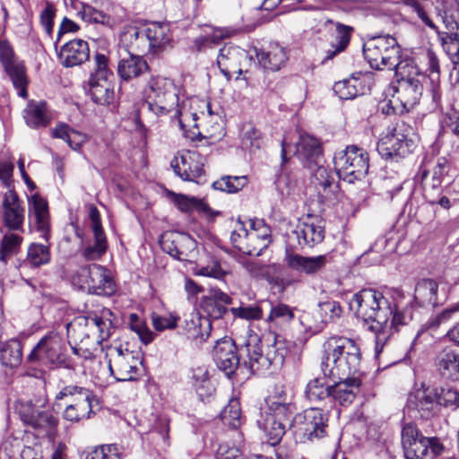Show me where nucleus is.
Here are the masks:
<instances>
[{
  "instance_id": "17",
  "label": "nucleus",
  "mask_w": 459,
  "mask_h": 459,
  "mask_svg": "<svg viewBox=\"0 0 459 459\" xmlns=\"http://www.w3.org/2000/svg\"><path fill=\"white\" fill-rule=\"evenodd\" d=\"M143 36L146 42V50L153 54L164 49L173 39L170 23L167 22L147 23L143 28Z\"/></svg>"
},
{
  "instance_id": "11",
  "label": "nucleus",
  "mask_w": 459,
  "mask_h": 459,
  "mask_svg": "<svg viewBox=\"0 0 459 459\" xmlns=\"http://www.w3.org/2000/svg\"><path fill=\"white\" fill-rule=\"evenodd\" d=\"M70 398L63 417L65 420L78 422L89 419L92 412V403L97 401L91 391L77 385L65 386L57 394L56 399Z\"/></svg>"
},
{
  "instance_id": "64",
  "label": "nucleus",
  "mask_w": 459,
  "mask_h": 459,
  "mask_svg": "<svg viewBox=\"0 0 459 459\" xmlns=\"http://www.w3.org/2000/svg\"><path fill=\"white\" fill-rule=\"evenodd\" d=\"M247 230L245 228L243 222L238 221L236 228L230 235V241L233 246L244 254L247 250L244 248L247 246Z\"/></svg>"
},
{
  "instance_id": "40",
  "label": "nucleus",
  "mask_w": 459,
  "mask_h": 459,
  "mask_svg": "<svg viewBox=\"0 0 459 459\" xmlns=\"http://www.w3.org/2000/svg\"><path fill=\"white\" fill-rule=\"evenodd\" d=\"M437 283L431 279L420 281L415 287V299L420 305L435 304L437 302Z\"/></svg>"
},
{
  "instance_id": "47",
  "label": "nucleus",
  "mask_w": 459,
  "mask_h": 459,
  "mask_svg": "<svg viewBox=\"0 0 459 459\" xmlns=\"http://www.w3.org/2000/svg\"><path fill=\"white\" fill-rule=\"evenodd\" d=\"M94 244L82 250V256L89 261L100 259L106 252L108 245L104 232L94 233Z\"/></svg>"
},
{
  "instance_id": "48",
  "label": "nucleus",
  "mask_w": 459,
  "mask_h": 459,
  "mask_svg": "<svg viewBox=\"0 0 459 459\" xmlns=\"http://www.w3.org/2000/svg\"><path fill=\"white\" fill-rule=\"evenodd\" d=\"M128 324L130 329L138 335L142 342L148 344L153 341L154 333L148 328L146 323L141 319L137 314H130Z\"/></svg>"
},
{
  "instance_id": "13",
  "label": "nucleus",
  "mask_w": 459,
  "mask_h": 459,
  "mask_svg": "<svg viewBox=\"0 0 459 459\" xmlns=\"http://www.w3.org/2000/svg\"><path fill=\"white\" fill-rule=\"evenodd\" d=\"M252 60V56L244 48L228 43L219 50L217 65L221 74L230 80L235 74L238 78L244 68L251 65Z\"/></svg>"
},
{
  "instance_id": "19",
  "label": "nucleus",
  "mask_w": 459,
  "mask_h": 459,
  "mask_svg": "<svg viewBox=\"0 0 459 459\" xmlns=\"http://www.w3.org/2000/svg\"><path fill=\"white\" fill-rule=\"evenodd\" d=\"M247 230V255L259 256L272 243L271 228L263 220H250Z\"/></svg>"
},
{
  "instance_id": "10",
  "label": "nucleus",
  "mask_w": 459,
  "mask_h": 459,
  "mask_svg": "<svg viewBox=\"0 0 459 459\" xmlns=\"http://www.w3.org/2000/svg\"><path fill=\"white\" fill-rule=\"evenodd\" d=\"M72 283L82 290L96 295H111L115 284L107 270L99 264L81 267L73 276Z\"/></svg>"
},
{
  "instance_id": "41",
  "label": "nucleus",
  "mask_w": 459,
  "mask_h": 459,
  "mask_svg": "<svg viewBox=\"0 0 459 459\" xmlns=\"http://www.w3.org/2000/svg\"><path fill=\"white\" fill-rule=\"evenodd\" d=\"M221 420L231 429H238L242 422L241 408L238 399H230L221 413Z\"/></svg>"
},
{
  "instance_id": "56",
  "label": "nucleus",
  "mask_w": 459,
  "mask_h": 459,
  "mask_svg": "<svg viewBox=\"0 0 459 459\" xmlns=\"http://www.w3.org/2000/svg\"><path fill=\"white\" fill-rule=\"evenodd\" d=\"M335 30L337 33V46H334V50L328 51V56L326 58L331 59L333 58L336 54L342 52L344 50V48L347 47V45L350 42L351 39V32L352 30V28L350 26L342 25L339 22L335 23Z\"/></svg>"
},
{
  "instance_id": "59",
  "label": "nucleus",
  "mask_w": 459,
  "mask_h": 459,
  "mask_svg": "<svg viewBox=\"0 0 459 459\" xmlns=\"http://www.w3.org/2000/svg\"><path fill=\"white\" fill-rule=\"evenodd\" d=\"M245 348L249 356V364L252 371L258 370L260 367L271 364L269 358L263 355L261 346H241Z\"/></svg>"
},
{
  "instance_id": "21",
  "label": "nucleus",
  "mask_w": 459,
  "mask_h": 459,
  "mask_svg": "<svg viewBox=\"0 0 459 459\" xmlns=\"http://www.w3.org/2000/svg\"><path fill=\"white\" fill-rule=\"evenodd\" d=\"M284 261L290 269L307 275L319 273L330 262L327 255L303 256L293 253H287Z\"/></svg>"
},
{
  "instance_id": "61",
  "label": "nucleus",
  "mask_w": 459,
  "mask_h": 459,
  "mask_svg": "<svg viewBox=\"0 0 459 459\" xmlns=\"http://www.w3.org/2000/svg\"><path fill=\"white\" fill-rule=\"evenodd\" d=\"M265 402L268 408L281 405V403H293L292 397L288 394L283 385H275Z\"/></svg>"
},
{
  "instance_id": "50",
  "label": "nucleus",
  "mask_w": 459,
  "mask_h": 459,
  "mask_svg": "<svg viewBox=\"0 0 459 459\" xmlns=\"http://www.w3.org/2000/svg\"><path fill=\"white\" fill-rule=\"evenodd\" d=\"M121 40L134 48L138 51L146 50V42L144 36H143V29L137 27H128L121 35Z\"/></svg>"
},
{
  "instance_id": "31",
  "label": "nucleus",
  "mask_w": 459,
  "mask_h": 459,
  "mask_svg": "<svg viewBox=\"0 0 459 459\" xmlns=\"http://www.w3.org/2000/svg\"><path fill=\"white\" fill-rule=\"evenodd\" d=\"M92 100L100 105H108L113 101L114 90L109 78L91 77L89 81Z\"/></svg>"
},
{
  "instance_id": "22",
  "label": "nucleus",
  "mask_w": 459,
  "mask_h": 459,
  "mask_svg": "<svg viewBox=\"0 0 459 459\" xmlns=\"http://www.w3.org/2000/svg\"><path fill=\"white\" fill-rule=\"evenodd\" d=\"M232 303V298L219 288H211L208 293L201 299V307L212 319H220L230 311L228 305Z\"/></svg>"
},
{
  "instance_id": "15",
  "label": "nucleus",
  "mask_w": 459,
  "mask_h": 459,
  "mask_svg": "<svg viewBox=\"0 0 459 459\" xmlns=\"http://www.w3.org/2000/svg\"><path fill=\"white\" fill-rule=\"evenodd\" d=\"M292 235L297 238L300 247H312L323 241L325 222L319 217L308 215L299 222Z\"/></svg>"
},
{
  "instance_id": "34",
  "label": "nucleus",
  "mask_w": 459,
  "mask_h": 459,
  "mask_svg": "<svg viewBox=\"0 0 459 459\" xmlns=\"http://www.w3.org/2000/svg\"><path fill=\"white\" fill-rule=\"evenodd\" d=\"M238 346L219 347L215 350V359L218 368L222 370L225 375L230 377L237 369L239 364L238 356Z\"/></svg>"
},
{
  "instance_id": "1",
  "label": "nucleus",
  "mask_w": 459,
  "mask_h": 459,
  "mask_svg": "<svg viewBox=\"0 0 459 459\" xmlns=\"http://www.w3.org/2000/svg\"><path fill=\"white\" fill-rule=\"evenodd\" d=\"M424 59L429 70V75L420 70L414 60L405 58L402 62L395 73L396 84L390 88L393 93L387 104V114L391 111L397 114L408 112L419 102L424 87H429L435 102L440 100L438 58L431 49H427Z\"/></svg>"
},
{
  "instance_id": "5",
  "label": "nucleus",
  "mask_w": 459,
  "mask_h": 459,
  "mask_svg": "<svg viewBox=\"0 0 459 459\" xmlns=\"http://www.w3.org/2000/svg\"><path fill=\"white\" fill-rule=\"evenodd\" d=\"M363 53L370 66L377 70H394L396 73L404 60L401 59V47L389 35L368 39L364 44Z\"/></svg>"
},
{
  "instance_id": "35",
  "label": "nucleus",
  "mask_w": 459,
  "mask_h": 459,
  "mask_svg": "<svg viewBox=\"0 0 459 459\" xmlns=\"http://www.w3.org/2000/svg\"><path fill=\"white\" fill-rule=\"evenodd\" d=\"M26 124L32 128L44 127L49 123L46 103L43 101H30L24 110Z\"/></svg>"
},
{
  "instance_id": "7",
  "label": "nucleus",
  "mask_w": 459,
  "mask_h": 459,
  "mask_svg": "<svg viewBox=\"0 0 459 459\" xmlns=\"http://www.w3.org/2000/svg\"><path fill=\"white\" fill-rule=\"evenodd\" d=\"M333 163L339 178L349 183H353L367 175L369 168V157L365 150L351 145L334 155Z\"/></svg>"
},
{
  "instance_id": "42",
  "label": "nucleus",
  "mask_w": 459,
  "mask_h": 459,
  "mask_svg": "<svg viewBox=\"0 0 459 459\" xmlns=\"http://www.w3.org/2000/svg\"><path fill=\"white\" fill-rule=\"evenodd\" d=\"M22 239V237L17 233H5L1 241L0 261L6 264L7 258L19 251Z\"/></svg>"
},
{
  "instance_id": "60",
  "label": "nucleus",
  "mask_w": 459,
  "mask_h": 459,
  "mask_svg": "<svg viewBox=\"0 0 459 459\" xmlns=\"http://www.w3.org/2000/svg\"><path fill=\"white\" fill-rule=\"evenodd\" d=\"M450 9H445L443 13H439L444 24L447 30H453L459 26V5L455 0L448 2Z\"/></svg>"
},
{
  "instance_id": "51",
  "label": "nucleus",
  "mask_w": 459,
  "mask_h": 459,
  "mask_svg": "<svg viewBox=\"0 0 459 459\" xmlns=\"http://www.w3.org/2000/svg\"><path fill=\"white\" fill-rule=\"evenodd\" d=\"M415 408L421 418L428 419L434 414V411L438 403V402H436L435 398L424 392H421L415 395Z\"/></svg>"
},
{
  "instance_id": "8",
  "label": "nucleus",
  "mask_w": 459,
  "mask_h": 459,
  "mask_svg": "<svg viewBox=\"0 0 459 459\" xmlns=\"http://www.w3.org/2000/svg\"><path fill=\"white\" fill-rule=\"evenodd\" d=\"M411 128L404 122L396 123L388 128L385 134L377 143L378 153L385 160H395L411 153L414 148V143L409 138Z\"/></svg>"
},
{
  "instance_id": "37",
  "label": "nucleus",
  "mask_w": 459,
  "mask_h": 459,
  "mask_svg": "<svg viewBox=\"0 0 459 459\" xmlns=\"http://www.w3.org/2000/svg\"><path fill=\"white\" fill-rule=\"evenodd\" d=\"M52 136L65 141L71 149L79 151L88 137L86 134L70 128L65 124H59L52 130Z\"/></svg>"
},
{
  "instance_id": "57",
  "label": "nucleus",
  "mask_w": 459,
  "mask_h": 459,
  "mask_svg": "<svg viewBox=\"0 0 459 459\" xmlns=\"http://www.w3.org/2000/svg\"><path fill=\"white\" fill-rule=\"evenodd\" d=\"M152 325L158 332H162L167 329H175L177 327L179 316L174 314L160 316L157 313L151 315Z\"/></svg>"
},
{
  "instance_id": "26",
  "label": "nucleus",
  "mask_w": 459,
  "mask_h": 459,
  "mask_svg": "<svg viewBox=\"0 0 459 459\" xmlns=\"http://www.w3.org/2000/svg\"><path fill=\"white\" fill-rule=\"evenodd\" d=\"M361 381L357 377H346L331 385V397L342 406H348L356 398Z\"/></svg>"
},
{
  "instance_id": "55",
  "label": "nucleus",
  "mask_w": 459,
  "mask_h": 459,
  "mask_svg": "<svg viewBox=\"0 0 459 459\" xmlns=\"http://www.w3.org/2000/svg\"><path fill=\"white\" fill-rule=\"evenodd\" d=\"M78 14L83 21L87 22L107 25L111 22V19L108 14L102 11L95 9L89 4L82 5V10L78 13Z\"/></svg>"
},
{
  "instance_id": "45",
  "label": "nucleus",
  "mask_w": 459,
  "mask_h": 459,
  "mask_svg": "<svg viewBox=\"0 0 459 459\" xmlns=\"http://www.w3.org/2000/svg\"><path fill=\"white\" fill-rule=\"evenodd\" d=\"M5 70L10 75L14 87L19 90L18 94L23 98L26 97V76L24 66L13 63H6Z\"/></svg>"
},
{
  "instance_id": "63",
  "label": "nucleus",
  "mask_w": 459,
  "mask_h": 459,
  "mask_svg": "<svg viewBox=\"0 0 459 459\" xmlns=\"http://www.w3.org/2000/svg\"><path fill=\"white\" fill-rule=\"evenodd\" d=\"M116 365L119 377L118 381H131L135 379L138 364H129L123 358H116Z\"/></svg>"
},
{
  "instance_id": "23",
  "label": "nucleus",
  "mask_w": 459,
  "mask_h": 459,
  "mask_svg": "<svg viewBox=\"0 0 459 459\" xmlns=\"http://www.w3.org/2000/svg\"><path fill=\"white\" fill-rule=\"evenodd\" d=\"M372 76L370 74L359 73L349 79L336 82L333 86V91L341 99H353L366 94L369 91Z\"/></svg>"
},
{
  "instance_id": "25",
  "label": "nucleus",
  "mask_w": 459,
  "mask_h": 459,
  "mask_svg": "<svg viewBox=\"0 0 459 459\" xmlns=\"http://www.w3.org/2000/svg\"><path fill=\"white\" fill-rule=\"evenodd\" d=\"M312 183L323 200L331 201L335 198L339 186L330 169L318 166L314 171Z\"/></svg>"
},
{
  "instance_id": "49",
  "label": "nucleus",
  "mask_w": 459,
  "mask_h": 459,
  "mask_svg": "<svg viewBox=\"0 0 459 459\" xmlns=\"http://www.w3.org/2000/svg\"><path fill=\"white\" fill-rule=\"evenodd\" d=\"M22 360V346H2L0 348V361L2 365L13 368Z\"/></svg>"
},
{
  "instance_id": "38",
  "label": "nucleus",
  "mask_w": 459,
  "mask_h": 459,
  "mask_svg": "<svg viewBox=\"0 0 459 459\" xmlns=\"http://www.w3.org/2000/svg\"><path fill=\"white\" fill-rule=\"evenodd\" d=\"M169 195L174 204L182 212L196 211L206 214L210 211L208 204L202 199L172 192H169Z\"/></svg>"
},
{
  "instance_id": "43",
  "label": "nucleus",
  "mask_w": 459,
  "mask_h": 459,
  "mask_svg": "<svg viewBox=\"0 0 459 459\" xmlns=\"http://www.w3.org/2000/svg\"><path fill=\"white\" fill-rule=\"evenodd\" d=\"M27 259L35 267L50 262V252L47 245L32 243L28 248Z\"/></svg>"
},
{
  "instance_id": "30",
  "label": "nucleus",
  "mask_w": 459,
  "mask_h": 459,
  "mask_svg": "<svg viewBox=\"0 0 459 459\" xmlns=\"http://www.w3.org/2000/svg\"><path fill=\"white\" fill-rule=\"evenodd\" d=\"M148 69L146 61L138 55L128 54L118 62L117 73L124 81L140 76Z\"/></svg>"
},
{
  "instance_id": "58",
  "label": "nucleus",
  "mask_w": 459,
  "mask_h": 459,
  "mask_svg": "<svg viewBox=\"0 0 459 459\" xmlns=\"http://www.w3.org/2000/svg\"><path fill=\"white\" fill-rule=\"evenodd\" d=\"M296 411V405L294 403H281L274 407L268 408V413L266 416L273 417L278 420H282L285 425L290 424L292 415Z\"/></svg>"
},
{
  "instance_id": "6",
  "label": "nucleus",
  "mask_w": 459,
  "mask_h": 459,
  "mask_svg": "<svg viewBox=\"0 0 459 459\" xmlns=\"http://www.w3.org/2000/svg\"><path fill=\"white\" fill-rule=\"evenodd\" d=\"M401 439L406 459H434L445 449L439 438L424 437L412 423L403 427Z\"/></svg>"
},
{
  "instance_id": "29",
  "label": "nucleus",
  "mask_w": 459,
  "mask_h": 459,
  "mask_svg": "<svg viewBox=\"0 0 459 459\" xmlns=\"http://www.w3.org/2000/svg\"><path fill=\"white\" fill-rule=\"evenodd\" d=\"M30 362L68 366L67 356L63 352L62 346H34L28 356Z\"/></svg>"
},
{
  "instance_id": "20",
  "label": "nucleus",
  "mask_w": 459,
  "mask_h": 459,
  "mask_svg": "<svg viewBox=\"0 0 459 459\" xmlns=\"http://www.w3.org/2000/svg\"><path fill=\"white\" fill-rule=\"evenodd\" d=\"M160 244L164 252L178 260H186L189 252L195 247V242L190 235L174 231L164 233L160 237Z\"/></svg>"
},
{
  "instance_id": "14",
  "label": "nucleus",
  "mask_w": 459,
  "mask_h": 459,
  "mask_svg": "<svg viewBox=\"0 0 459 459\" xmlns=\"http://www.w3.org/2000/svg\"><path fill=\"white\" fill-rule=\"evenodd\" d=\"M204 157L195 151H182L170 161L174 173L184 181L198 182L204 175Z\"/></svg>"
},
{
  "instance_id": "27",
  "label": "nucleus",
  "mask_w": 459,
  "mask_h": 459,
  "mask_svg": "<svg viewBox=\"0 0 459 459\" xmlns=\"http://www.w3.org/2000/svg\"><path fill=\"white\" fill-rule=\"evenodd\" d=\"M258 63L264 69L277 72L285 66L289 56L287 50L279 44L270 46L267 51L256 50Z\"/></svg>"
},
{
  "instance_id": "28",
  "label": "nucleus",
  "mask_w": 459,
  "mask_h": 459,
  "mask_svg": "<svg viewBox=\"0 0 459 459\" xmlns=\"http://www.w3.org/2000/svg\"><path fill=\"white\" fill-rule=\"evenodd\" d=\"M295 154L304 166L311 168L313 164H317V160L322 154L320 143L311 135H301L296 145Z\"/></svg>"
},
{
  "instance_id": "32",
  "label": "nucleus",
  "mask_w": 459,
  "mask_h": 459,
  "mask_svg": "<svg viewBox=\"0 0 459 459\" xmlns=\"http://www.w3.org/2000/svg\"><path fill=\"white\" fill-rule=\"evenodd\" d=\"M257 425L265 433L267 442L273 446L281 442L286 431L285 422L263 414L257 420Z\"/></svg>"
},
{
  "instance_id": "4",
  "label": "nucleus",
  "mask_w": 459,
  "mask_h": 459,
  "mask_svg": "<svg viewBox=\"0 0 459 459\" xmlns=\"http://www.w3.org/2000/svg\"><path fill=\"white\" fill-rule=\"evenodd\" d=\"M47 403V397L40 396L35 401L19 400L15 403V411L23 424L42 437L54 436L58 425V420L53 413L45 410Z\"/></svg>"
},
{
  "instance_id": "52",
  "label": "nucleus",
  "mask_w": 459,
  "mask_h": 459,
  "mask_svg": "<svg viewBox=\"0 0 459 459\" xmlns=\"http://www.w3.org/2000/svg\"><path fill=\"white\" fill-rule=\"evenodd\" d=\"M318 312L322 317V322L326 324L340 318L342 314V308L339 302L326 300L318 304Z\"/></svg>"
},
{
  "instance_id": "12",
  "label": "nucleus",
  "mask_w": 459,
  "mask_h": 459,
  "mask_svg": "<svg viewBox=\"0 0 459 459\" xmlns=\"http://www.w3.org/2000/svg\"><path fill=\"white\" fill-rule=\"evenodd\" d=\"M327 420L323 410L309 408L295 416V433L302 443L314 442L326 436Z\"/></svg>"
},
{
  "instance_id": "18",
  "label": "nucleus",
  "mask_w": 459,
  "mask_h": 459,
  "mask_svg": "<svg viewBox=\"0 0 459 459\" xmlns=\"http://www.w3.org/2000/svg\"><path fill=\"white\" fill-rule=\"evenodd\" d=\"M3 221L13 231L23 232L24 208L13 189L4 193L2 202Z\"/></svg>"
},
{
  "instance_id": "53",
  "label": "nucleus",
  "mask_w": 459,
  "mask_h": 459,
  "mask_svg": "<svg viewBox=\"0 0 459 459\" xmlns=\"http://www.w3.org/2000/svg\"><path fill=\"white\" fill-rule=\"evenodd\" d=\"M234 317L247 321L259 320L263 317V310L259 306H246L242 301L238 307L230 308Z\"/></svg>"
},
{
  "instance_id": "54",
  "label": "nucleus",
  "mask_w": 459,
  "mask_h": 459,
  "mask_svg": "<svg viewBox=\"0 0 459 459\" xmlns=\"http://www.w3.org/2000/svg\"><path fill=\"white\" fill-rule=\"evenodd\" d=\"M241 143L245 149H259L262 144L260 133L251 124H247L241 131Z\"/></svg>"
},
{
  "instance_id": "33",
  "label": "nucleus",
  "mask_w": 459,
  "mask_h": 459,
  "mask_svg": "<svg viewBox=\"0 0 459 459\" xmlns=\"http://www.w3.org/2000/svg\"><path fill=\"white\" fill-rule=\"evenodd\" d=\"M446 160L444 158L438 159L436 167L434 168L431 178H429V172L427 169H422L420 172V177L424 188V195L429 203L435 204L436 201L429 199V189H439L442 183V177L446 173Z\"/></svg>"
},
{
  "instance_id": "46",
  "label": "nucleus",
  "mask_w": 459,
  "mask_h": 459,
  "mask_svg": "<svg viewBox=\"0 0 459 459\" xmlns=\"http://www.w3.org/2000/svg\"><path fill=\"white\" fill-rule=\"evenodd\" d=\"M306 395L311 402L322 401L331 396V385L318 377L315 378L307 384Z\"/></svg>"
},
{
  "instance_id": "44",
  "label": "nucleus",
  "mask_w": 459,
  "mask_h": 459,
  "mask_svg": "<svg viewBox=\"0 0 459 459\" xmlns=\"http://www.w3.org/2000/svg\"><path fill=\"white\" fill-rule=\"evenodd\" d=\"M247 184L246 177L224 176L213 182L212 186L216 190L227 193H236L241 190Z\"/></svg>"
},
{
  "instance_id": "2",
  "label": "nucleus",
  "mask_w": 459,
  "mask_h": 459,
  "mask_svg": "<svg viewBox=\"0 0 459 459\" xmlns=\"http://www.w3.org/2000/svg\"><path fill=\"white\" fill-rule=\"evenodd\" d=\"M350 309L361 318L369 331L375 333L376 344H385L387 321L393 314L388 300L377 290H362L353 295L349 302Z\"/></svg>"
},
{
  "instance_id": "9",
  "label": "nucleus",
  "mask_w": 459,
  "mask_h": 459,
  "mask_svg": "<svg viewBox=\"0 0 459 459\" xmlns=\"http://www.w3.org/2000/svg\"><path fill=\"white\" fill-rule=\"evenodd\" d=\"M343 346H336L325 350L321 362V369L325 378L334 379L341 372L342 374L356 372L360 364V351L359 346H349L343 355Z\"/></svg>"
},
{
  "instance_id": "36",
  "label": "nucleus",
  "mask_w": 459,
  "mask_h": 459,
  "mask_svg": "<svg viewBox=\"0 0 459 459\" xmlns=\"http://www.w3.org/2000/svg\"><path fill=\"white\" fill-rule=\"evenodd\" d=\"M437 366L441 375L453 381L459 379V356L443 351L437 358Z\"/></svg>"
},
{
  "instance_id": "39",
  "label": "nucleus",
  "mask_w": 459,
  "mask_h": 459,
  "mask_svg": "<svg viewBox=\"0 0 459 459\" xmlns=\"http://www.w3.org/2000/svg\"><path fill=\"white\" fill-rule=\"evenodd\" d=\"M293 318L294 313L290 307L286 304L279 303L271 307L267 322L271 328H283L287 326Z\"/></svg>"
},
{
  "instance_id": "3",
  "label": "nucleus",
  "mask_w": 459,
  "mask_h": 459,
  "mask_svg": "<svg viewBox=\"0 0 459 459\" xmlns=\"http://www.w3.org/2000/svg\"><path fill=\"white\" fill-rule=\"evenodd\" d=\"M179 90L174 82L162 76L152 77L144 90L145 102L151 111L158 116L174 112L179 117Z\"/></svg>"
},
{
  "instance_id": "24",
  "label": "nucleus",
  "mask_w": 459,
  "mask_h": 459,
  "mask_svg": "<svg viewBox=\"0 0 459 459\" xmlns=\"http://www.w3.org/2000/svg\"><path fill=\"white\" fill-rule=\"evenodd\" d=\"M90 50L87 41L75 39L64 44L59 52L60 63L65 67L80 65L89 59Z\"/></svg>"
},
{
  "instance_id": "16",
  "label": "nucleus",
  "mask_w": 459,
  "mask_h": 459,
  "mask_svg": "<svg viewBox=\"0 0 459 459\" xmlns=\"http://www.w3.org/2000/svg\"><path fill=\"white\" fill-rule=\"evenodd\" d=\"M29 218L32 227L46 241L50 238V218L47 200L38 194L28 198Z\"/></svg>"
},
{
  "instance_id": "62",
  "label": "nucleus",
  "mask_w": 459,
  "mask_h": 459,
  "mask_svg": "<svg viewBox=\"0 0 459 459\" xmlns=\"http://www.w3.org/2000/svg\"><path fill=\"white\" fill-rule=\"evenodd\" d=\"M197 275L212 277L217 280H222L226 275L230 274V271L223 269L218 261H212V264L201 266L196 271Z\"/></svg>"
}]
</instances>
